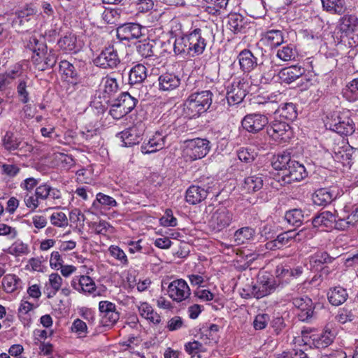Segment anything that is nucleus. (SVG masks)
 <instances>
[{
    "label": "nucleus",
    "mask_w": 358,
    "mask_h": 358,
    "mask_svg": "<svg viewBox=\"0 0 358 358\" xmlns=\"http://www.w3.org/2000/svg\"><path fill=\"white\" fill-rule=\"evenodd\" d=\"M340 43L350 48L358 45V17L352 14L344 15L339 20Z\"/></svg>",
    "instance_id": "1"
},
{
    "label": "nucleus",
    "mask_w": 358,
    "mask_h": 358,
    "mask_svg": "<svg viewBox=\"0 0 358 358\" xmlns=\"http://www.w3.org/2000/svg\"><path fill=\"white\" fill-rule=\"evenodd\" d=\"M37 10L34 5H26L17 9L10 16L11 27L19 33L31 29L35 24Z\"/></svg>",
    "instance_id": "2"
},
{
    "label": "nucleus",
    "mask_w": 358,
    "mask_h": 358,
    "mask_svg": "<svg viewBox=\"0 0 358 358\" xmlns=\"http://www.w3.org/2000/svg\"><path fill=\"white\" fill-rule=\"evenodd\" d=\"M213 102V93L210 90H203L192 93L185 105L187 113L192 117H199L206 112Z\"/></svg>",
    "instance_id": "3"
},
{
    "label": "nucleus",
    "mask_w": 358,
    "mask_h": 358,
    "mask_svg": "<svg viewBox=\"0 0 358 358\" xmlns=\"http://www.w3.org/2000/svg\"><path fill=\"white\" fill-rule=\"evenodd\" d=\"M189 48L192 57L201 55L209 40H213L214 36L212 29L205 27L203 28H196L189 34H187Z\"/></svg>",
    "instance_id": "4"
},
{
    "label": "nucleus",
    "mask_w": 358,
    "mask_h": 358,
    "mask_svg": "<svg viewBox=\"0 0 358 358\" xmlns=\"http://www.w3.org/2000/svg\"><path fill=\"white\" fill-rule=\"evenodd\" d=\"M301 333L306 343L318 349H323L329 346L336 336L335 332L328 327H326L321 332H317L312 329H305L302 330Z\"/></svg>",
    "instance_id": "5"
},
{
    "label": "nucleus",
    "mask_w": 358,
    "mask_h": 358,
    "mask_svg": "<svg viewBox=\"0 0 358 358\" xmlns=\"http://www.w3.org/2000/svg\"><path fill=\"white\" fill-rule=\"evenodd\" d=\"M233 219L232 212L224 206H220L212 214L208 221V226L212 231L217 233L229 227Z\"/></svg>",
    "instance_id": "6"
},
{
    "label": "nucleus",
    "mask_w": 358,
    "mask_h": 358,
    "mask_svg": "<svg viewBox=\"0 0 358 358\" xmlns=\"http://www.w3.org/2000/svg\"><path fill=\"white\" fill-rule=\"evenodd\" d=\"M325 126L341 136L351 135L355 132V123L351 118L347 116L332 115Z\"/></svg>",
    "instance_id": "7"
},
{
    "label": "nucleus",
    "mask_w": 358,
    "mask_h": 358,
    "mask_svg": "<svg viewBox=\"0 0 358 358\" xmlns=\"http://www.w3.org/2000/svg\"><path fill=\"white\" fill-rule=\"evenodd\" d=\"M267 134L279 143L288 141L292 135L289 123L282 120H274L266 127Z\"/></svg>",
    "instance_id": "8"
},
{
    "label": "nucleus",
    "mask_w": 358,
    "mask_h": 358,
    "mask_svg": "<svg viewBox=\"0 0 358 358\" xmlns=\"http://www.w3.org/2000/svg\"><path fill=\"white\" fill-rule=\"evenodd\" d=\"M248 83L237 78L227 87V99L229 105L241 103L248 93Z\"/></svg>",
    "instance_id": "9"
},
{
    "label": "nucleus",
    "mask_w": 358,
    "mask_h": 358,
    "mask_svg": "<svg viewBox=\"0 0 358 358\" xmlns=\"http://www.w3.org/2000/svg\"><path fill=\"white\" fill-rule=\"evenodd\" d=\"M308 176L305 166L299 162L292 160L289 165L282 173L279 182H282L284 185L291 184L294 182L301 181Z\"/></svg>",
    "instance_id": "10"
},
{
    "label": "nucleus",
    "mask_w": 358,
    "mask_h": 358,
    "mask_svg": "<svg viewBox=\"0 0 358 358\" xmlns=\"http://www.w3.org/2000/svg\"><path fill=\"white\" fill-rule=\"evenodd\" d=\"M120 63V59L116 50L113 46L105 48L94 59V64L101 69L116 68Z\"/></svg>",
    "instance_id": "11"
},
{
    "label": "nucleus",
    "mask_w": 358,
    "mask_h": 358,
    "mask_svg": "<svg viewBox=\"0 0 358 358\" xmlns=\"http://www.w3.org/2000/svg\"><path fill=\"white\" fill-rule=\"evenodd\" d=\"M292 303L298 310L297 316L300 321L310 322L315 315V305L312 299L308 296L295 297Z\"/></svg>",
    "instance_id": "12"
},
{
    "label": "nucleus",
    "mask_w": 358,
    "mask_h": 358,
    "mask_svg": "<svg viewBox=\"0 0 358 358\" xmlns=\"http://www.w3.org/2000/svg\"><path fill=\"white\" fill-rule=\"evenodd\" d=\"M268 123V117L261 113L248 114L241 121L243 128L250 133H257L262 131Z\"/></svg>",
    "instance_id": "13"
},
{
    "label": "nucleus",
    "mask_w": 358,
    "mask_h": 358,
    "mask_svg": "<svg viewBox=\"0 0 358 358\" xmlns=\"http://www.w3.org/2000/svg\"><path fill=\"white\" fill-rule=\"evenodd\" d=\"M210 149V141L206 138H196L188 141L187 152L193 160L204 157Z\"/></svg>",
    "instance_id": "14"
},
{
    "label": "nucleus",
    "mask_w": 358,
    "mask_h": 358,
    "mask_svg": "<svg viewBox=\"0 0 358 358\" xmlns=\"http://www.w3.org/2000/svg\"><path fill=\"white\" fill-rule=\"evenodd\" d=\"M167 292L171 299L177 302H180L187 299L190 294V289L183 279H177L168 285Z\"/></svg>",
    "instance_id": "15"
},
{
    "label": "nucleus",
    "mask_w": 358,
    "mask_h": 358,
    "mask_svg": "<svg viewBox=\"0 0 358 358\" xmlns=\"http://www.w3.org/2000/svg\"><path fill=\"white\" fill-rule=\"evenodd\" d=\"M31 61L35 68L39 71H45L55 66L57 61V55L52 49L47 48V50L41 54L34 55Z\"/></svg>",
    "instance_id": "16"
},
{
    "label": "nucleus",
    "mask_w": 358,
    "mask_h": 358,
    "mask_svg": "<svg viewBox=\"0 0 358 358\" xmlns=\"http://www.w3.org/2000/svg\"><path fill=\"white\" fill-rule=\"evenodd\" d=\"M99 309L103 326H112L118 321L120 313L116 310L115 303L108 301H101L99 303Z\"/></svg>",
    "instance_id": "17"
},
{
    "label": "nucleus",
    "mask_w": 358,
    "mask_h": 358,
    "mask_svg": "<svg viewBox=\"0 0 358 358\" xmlns=\"http://www.w3.org/2000/svg\"><path fill=\"white\" fill-rule=\"evenodd\" d=\"M2 145L5 150L9 152L20 151H31L32 148L22 138L17 137L11 131H6L2 138Z\"/></svg>",
    "instance_id": "18"
},
{
    "label": "nucleus",
    "mask_w": 358,
    "mask_h": 358,
    "mask_svg": "<svg viewBox=\"0 0 358 358\" xmlns=\"http://www.w3.org/2000/svg\"><path fill=\"white\" fill-rule=\"evenodd\" d=\"M339 194V189L336 187L320 188L313 194L312 199L314 204L326 206L335 200Z\"/></svg>",
    "instance_id": "19"
},
{
    "label": "nucleus",
    "mask_w": 358,
    "mask_h": 358,
    "mask_svg": "<svg viewBox=\"0 0 358 358\" xmlns=\"http://www.w3.org/2000/svg\"><path fill=\"white\" fill-rule=\"evenodd\" d=\"M143 27L138 23H124L119 25L116 29L117 37L120 41H129L142 36Z\"/></svg>",
    "instance_id": "20"
},
{
    "label": "nucleus",
    "mask_w": 358,
    "mask_h": 358,
    "mask_svg": "<svg viewBox=\"0 0 358 358\" xmlns=\"http://www.w3.org/2000/svg\"><path fill=\"white\" fill-rule=\"evenodd\" d=\"M167 134L162 131H157L150 138L148 143H143L141 147V152L143 154H150L162 150L166 145Z\"/></svg>",
    "instance_id": "21"
},
{
    "label": "nucleus",
    "mask_w": 358,
    "mask_h": 358,
    "mask_svg": "<svg viewBox=\"0 0 358 358\" xmlns=\"http://www.w3.org/2000/svg\"><path fill=\"white\" fill-rule=\"evenodd\" d=\"M143 128L137 125L122 131L120 135L123 146L129 147L138 144L143 140Z\"/></svg>",
    "instance_id": "22"
},
{
    "label": "nucleus",
    "mask_w": 358,
    "mask_h": 358,
    "mask_svg": "<svg viewBox=\"0 0 358 358\" xmlns=\"http://www.w3.org/2000/svg\"><path fill=\"white\" fill-rule=\"evenodd\" d=\"M159 90L163 92H171L176 90L181 84L179 74L171 72L162 73L158 78Z\"/></svg>",
    "instance_id": "23"
},
{
    "label": "nucleus",
    "mask_w": 358,
    "mask_h": 358,
    "mask_svg": "<svg viewBox=\"0 0 358 358\" xmlns=\"http://www.w3.org/2000/svg\"><path fill=\"white\" fill-rule=\"evenodd\" d=\"M336 215L329 210L322 211L315 215L312 220L315 228L322 227L326 230H331L335 224Z\"/></svg>",
    "instance_id": "24"
},
{
    "label": "nucleus",
    "mask_w": 358,
    "mask_h": 358,
    "mask_svg": "<svg viewBox=\"0 0 358 358\" xmlns=\"http://www.w3.org/2000/svg\"><path fill=\"white\" fill-rule=\"evenodd\" d=\"M255 285L257 287V299H261L273 293L280 284L273 278L263 276Z\"/></svg>",
    "instance_id": "25"
},
{
    "label": "nucleus",
    "mask_w": 358,
    "mask_h": 358,
    "mask_svg": "<svg viewBox=\"0 0 358 358\" xmlns=\"http://www.w3.org/2000/svg\"><path fill=\"white\" fill-rule=\"evenodd\" d=\"M57 44L60 49L66 53H76L82 48L76 35L73 33L66 34L58 41Z\"/></svg>",
    "instance_id": "26"
},
{
    "label": "nucleus",
    "mask_w": 358,
    "mask_h": 358,
    "mask_svg": "<svg viewBox=\"0 0 358 358\" xmlns=\"http://www.w3.org/2000/svg\"><path fill=\"white\" fill-rule=\"evenodd\" d=\"M71 285L74 289L89 294L93 293L96 288L94 280L88 275L75 276Z\"/></svg>",
    "instance_id": "27"
},
{
    "label": "nucleus",
    "mask_w": 358,
    "mask_h": 358,
    "mask_svg": "<svg viewBox=\"0 0 358 358\" xmlns=\"http://www.w3.org/2000/svg\"><path fill=\"white\" fill-rule=\"evenodd\" d=\"M304 73V68L298 65H292L282 69L278 76L282 82L290 84L301 78Z\"/></svg>",
    "instance_id": "28"
},
{
    "label": "nucleus",
    "mask_w": 358,
    "mask_h": 358,
    "mask_svg": "<svg viewBox=\"0 0 358 358\" xmlns=\"http://www.w3.org/2000/svg\"><path fill=\"white\" fill-rule=\"evenodd\" d=\"M238 59L240 68L244 72H250L255 66H257V58L249 50H242L238 55Z\"/></svg>",
    "instance_id": "29"
},
{
    "label": "nucleus",
    "mask_w": 358,
    "mask_h": 358,
    "mask_svg": "<svg viewBox=\"0 0 358 358\" xmlns=\"http://www.w3.org/2000/svg\"><path fill=\"white\" fill-rule=\"evenodd\" d=\"M136 48L137 52L144 58L159 57L157 55V43L154 40L138 41Z\"/></svg>",
    "instance_id": "30"
},
{
    "label": "nucleus",
    "mask_w": 358,
    "mask_h": 358,
    "mask_svg": "<svg viewBox=\"0 0 358 358\" xmlns=\"http://www.w3.org/2000/svg\"><path fill=\"white\" fill-rule=\"evenodd\" d=\"M348 298V293L346 289L341 286H336L329 289L327 299L329 302L334 306H338L344 303Z\"/></svg>",
    "instance_id": "31"
},
{
    "label": "nucleus",
    "mask_w": 358,
    "mask_h": 358,
    "mask_svg": "<svg viewBox=\"0 0 358 358\" xmlns=\"http://www.w3.org/2000/svg\"><path fill=\"white\" fill-rule=\"evenodd\" d=\"M264 185V175L253 174L245 178L243 188L248 193H254L260 190Z\"/></svg>",
    "instance_id": "32"
},
{
    "label": "nucleus",
    "mask_w": 358,
    "mask_h": 358,
    "mask_svg": "<svg viewBox=\"0 0 358 358\" xmlns=\"http://www.w3.org/2000/svg\"><path fill=\"white\" fill-rule=\"evenodd\" d=\"M207 196L205 190L197 185H192L186 191L185 200L189 204L195 205L206 199Z\"/></svg>",
    "instance_id": "33"
},
{
    "label": "nucleus",
    "mask_w": 358,
    "mask_h": 358,
    "mask_svg": "<svg viewBox=\"0 0 358 358\" xmlns=\"http://www.w3.org/2000/svg\"><path fill=\"white\" fill-rule=\"evenodd\" d=\"M262 40L271 48H275L285 43L284 33L281 30L271 29L263 34Z\"/></svg>",
    "instance_id": "34"
},
{
    "label": "nucleus",
    "mask_w": 358,
    "mask_h": 358,
    "mask_svg": "<svg viewBox=\"0 0 358 358\" xmlns=\"http://www.w3.org/2000/svg\"><path fill=\"white\" fill-rule=\"evenodd\" d=\"M115 103H116L126 114H129L135 108L138 100L131 96L128 92H122L118 97L113 99Z\"/></svg>",
    "instance_id": "35"
},
{
    "label": "nucleus",
    "mask_w": 358,
    "mask_h": 358,
    "mask_svg": "<svg viewBox=\"0 0 358 358\" xmlns=\"http://www.w3.org/2000/svg\"><path fill=\"white\" fill-rule=\"evenodd\" d=\"M227 18L229 28L234 33L243 31L247 26V20L239 13H231L228 15Z\"/></svg>",
    "instance_id": "36"
},
{
    "label": "nucleus",
    "mask_w": 358,
    "mask_h": 358,
    "mask_svg": "<svg viewBox=\"0 0 358 358\" xmlns=\"http://www.w3.org/2000/svg\"><path fill=\"white\" fill-rule=\"evenodd\" d=\"M147 78L146 67L138 64L131 69L129 73V83L130 85L140 84Z\"/></svg>",
    "instance_id": "37"
},
{
    "label": "nucleus",
    "mask_w": 358,
    "mask_h": 358,
    "mask_svg": "<svg viewBox=\"0 0 358 358\" xmlns=\"http://www.w3.org/2000/svg\"><path fill=\"white\" fill-rule=\"evenodd\" d=\"M255 230L250 227H244L236 230L234 234V241L239 245L247 243L254 238Z\"/></svg>",
    "instance_id": "38"
},
{
    "label": "nucleus",
    "mask_w": 358,
    "mask_h": 358,
    "mask_svg": "<svg viewBox=\"0 0 358 358\" xmlns=\"http://www.w3.org/2000/svg\"><path fill=\"white\" fill-rule=\"evenodd\" d=\"M294 231L288 230L280 234L275 240L266 243L267 248L273 249V248L280 249L284 245L289 244L294 241Z\"/></svg>",
    "instance_id": "39"
},
{
    "label": "nucleus",
    "mask_w": 358,
    "mask_h": 358,
    "mask_svg": "<svg viewBox=\"0 0 358 358\" xmlns=\"http://www.w3.org/2000/svg\"><path fill=\"white\" fill-rule=\"evenodd\" d=\"M324 9L331 13L342 15L346 10L345 0H321Z\"/></svg>",
    "instance_id": "40"
},
{
    "label": "nucleus",
    "mask_w": 358,
    "mask_h": 358,
    "mask_svg": "<svg viewBox=\"0 0 358 358\" xmlns=\"http://www.w3.org/2000/svg\"><path fill=\"white\" fill-rule=\"evenodd\" d=\"M26 48L29 49L34 52V55L36 53L41 54L44 51L47 50V45L45 42V39L41 36L38 38L36 36H31L26 43Z\"/></svg>",
    "instance_id": "41"
},
{
    "label": "nucleus",
    "mask_w": 358,
    "mask_h": 358,
    "mask_svg": "<svg viewBox=\"0 0 358 358\" xmlns=\"http://www.w3.org/2000/svg\"><path fill=\"white\" fill-rule=\"evenodd\" d=\"M278 115L282 120L292 122L297 117L296 106L292 103H285L278 108Z\"/></svg>",
    "instance_id": "42"
},
{
    "label": "nucleus",
    "mask_w": 358,
    "mask_h": 358,
    "mask_svg": "<svg viewBox=\"0 0 358 358\" xmlns=\"http://www.w3.org/2000/svg\"><path fill=\"white\" fill-rule=\"evenodd\" d=\"M343 94L349 101L354 102L358 100V78H353L346 83L343 90Z\"/></svg>",
    "instance_id": "43"
},
{
    "label": "nucleus",
    "mask_w": 358,
    "mask_h": 358,
    "mask_svg": "<svg viewBox=\"0 0 358 358\" xmlns=\"http://www.w3.org/2000/svg\"><path fill=\"white\" fill-rule=\"evenodd\" d=\"M173 51L178 55H189L192 57L187 35L176 38L173 44Z\"/></svg>",
    "instance_id": "44"
},
{
    "label": "nucleus",
    "mask_w": 358,
    "mask_h": 358,
    "mask_svg": "<svg viewBox=\"0 0 358 358\" xmlns=\"http://www.w3.org/2000/svg\"><path fill=\"white\" fill-rule=\"evenodd\" d=\"M297 55L298 53L295 45L289 43L279 48L277 51L276 56L282 61L288 62L294 60Z\"/></svg>",
    "instance_id": "45"
},
{
    "label": "nucleus",
    "mask_w": 358,
    "mask_h": 358,
    "mask_svg": "<svg viewBox=\"0 0 358 358\" xmlns=\"http://www.w3.org/2000/svg\"><path fill=\"white\" fill-rule=\"evenodd\" d=\"M140 315L154 324H158L161 321V317L154 311L151 306L148 303H142L138 307Z\"/></svg>",
    "instance_id": "46"
},
{
    "label": "nucleus",
    "mask_w": 358,
    "mask_h": 358,
    "mask_svg": "<svg viewBox=\"0 0 358 358\" xmlns=\"http://www.w3.org/2000/svg\"><path fill=\"white\" fill-rule=\"evenodd\" d=\"M293 159H292L290 154L287 152H283L280 154H278L277 155L273 156L272 160V166L275 170H280L283 172L289 165V162H291Z\"/></svg>",
    "instance_id": "47"
},
{
    "label": "nucleus",
    "mask_w": 358,
    "mask_h": 358,
    "mask_svg": "<svg viewBox=\"0 0 358 358\" xmlns=\"http://www.w3.org/2000/svg\"><path fill=\"white\" fill-rule=\"evenodd\" d=\"M285 220L290 225L299 227L303 220V213L301 209L294 208L285 213Z\"/></svg>",
    "instance_id": "48"
},
{
    "label": "nucleus",
    "mask_w": 358,
    "mask_h": 358,
    "mask_svg": "<svg viewBox=\"0 0 358 358\" xmlns=\"http://www.w3.org/2000/svg\"><path fill=\"white\" fill-rule=\"evenodd\" d=\"M334 258L331 257L327 252L318 251L310 257V263L315 266H320L324 264L331 263Z\"/></svg>",
    "instance_id": "49"
},
{
    "label": "nucleus",
    "mask_w": 358,
    "mask_h": 358,
    "mask_svg": "<svg viewBox=\"0 0 358 358\" xmlns=\"http://www.w3.org/2000/svg\"><path fill=\"white\" fill-rule=\"evenodd\" d=\"M121 13L120 8H106L102 13V18L107 24H117L120 20Z\"/></svg>",
    "instance_id": "50"
},
{
    "label": "nucleus",
    "mask_w": 358,
    "mask_h": 358,
    "mask_svg": "<svg viewBox=\"0 0 358 358\" xmlns=\"http://www.w3.org/2000/svg\"><path fill=\"white\" fill-rule=\"evenodd\" d=\"M20 279L14 274H7L2 280V285L7 292H13L18 288Z\"/></svg>",
    "instance_id": "51"
},
{
    "label": "nucleus",
    "mask_w": 358,
    "mask_h": 358,
    "mask_svg": "<svg viewBox=\"0 0 358 358\" xmlns=\"http://www.w3.org/2000/svg\"><path fill=\"white\" fill-rule=\"evenodd\" d=\"M259 71L262 73V78L266 76L272 77L275 74L274 65L270 58L265 57L259 63L258 62Z\"/></svg>",
    "instance_id": "52"
},
{
    "label": "nucleus",
    "mask_w": 358,
    "mask_h": 358,
    "mask_svg": "<svg viewBox=\"0 0 358 358\" xmlns=\"http://www.w3.org/2000/svg\"><path fill=\"white\" fill-rule=\"evenodd\" d=\"M119 90V85L115 78L110 77H106L104 80V97L106 94L108 95L109 99H112L111 96L114 95Z\"/></svg>",
    "instance_id": "53"
},
{
    "label": "nucleus",
    "mask_w": 358,
    "mask_h": 358,
    "mask_svg": "<svg viewBox=\"0 0 358 358\" xmlns=\"http://www.w3.org/2000/svg\"><path fill=\"white\" fill-rule=\"evenodd\" d=\"M71 331L75 333L78 338H83L87 336L88 334L87 326L86 323L80 319H76L71 327Z\"/></svg>",
    "instance_id": "54"
},
{
    "label": "nucleus",
    "mask_w": 358,
    "mask_h": 358,
    "mask_svg": "<svg viewBox=\"0 0 358 358\" xmlns=\"http://www.w3.org/2000/svg\"><path fill=\"white\" fill-rule=\"evenodd\" d=\"M355 317L356 315L352 310L345 307L339 309L335 319L341 324H345L347 322H352Z\"/></svg>",
    "instance_id": "55"
},
{
    "label": "nucleus",
    "mask_w": 358,
    "mask_h": 358,
    "mask_svg": "<svg viewBox=\"0 0 358 358\" xmlns=\"http://www.w3.org/2000/svg\"><path fill=\"white\" fill-rule=\"evenodd\" d=\"M62 278L58 273H52L49 275V283L52 291L48 294V297L51 298L60 290L62 285Z\"/></svg>",
    "instance_id": "56"
},
{
    "label": "nucleus",
    "mask_w": 358,
    "mask_h": 358,
    "mask_svg": "<svg viewBox=\"0 0 358 358\" xmlns=\"http://www.w3.org/2000/svg\"><path fill=\"white\" fill-rule=\"evenodd\" d=\"M7 252L14 256H20L27 254L29 248L27 245L22 241H17L8 248Z\"/></svg>",
    "instance_id": "57"
},
{
    "label": "nucleus",
    "mask_w": 358,
    "mask_h": 358,
    "mask_svg": "<svg viewBox=\"0 0 358 358\" xmlns=\"http://www.w3.org/2000/svg\"><path fill=\"white\" fill-rule=\"evenodd\" d=\"M59 71L71 78H77L78 73L74 66L66 60H62L59 62Z\"/></svg>",
    "instance_id": "58"
},
{
    "label": "nucleus",
    "mask_w": 358,
    "mask_h": 358,
    "mask_svg": "<svg viewBox=\"0 0 358 358\" xmlns=\"http://www.w3.org/2000/svg\"><path fill=\"white\" fill-rule=\"evenodd\" d=\"M108 251L112 257L120 261L123 265L128 264V259L124 252L117 245H110Z\"/></svg>",
    "instance_id": "59"
},
{
    "label": "nucleus",
    "mask_w": 358,
    "mask_h": 358,
    "mask_svg": "<svg viewBox=\"0 0 358 358\" xmlns=\"http://www.w3.org/2000/svg\"><path fill=\"white\" fill-rule=\"evenodd\" d=\"M333 157L335 161L341 162L343 164H349L351 159V155L348 153L346 150L341 148H338V150L334 148Z\"/></svg>",
    "instance_id": "60"
},
{
    "label": "nucleus",
    "mask_w": 358,
    "mask_h": 358,
    "mask_svg": "<svg viewBox=\"0 0 358 358\" xmlns=\"http://www.w3.org/2000/svg\"><path fill=\"white\" fill-rule=\"evenodd\" d=\"M107 103L110 106L109 114L113 119L120 120L127 115L125 111L118 107L119 106L114 102L113 99H109L107 101Z\"/></svg>",
    "instance_id": "61"
},
{
    "label": "nucleus",
    "mask_w": 358,
    "mask_h": 358,
    "mask_svg": "<svg viewBox=\"0 0 358 358\" xmlns=\"http://www.w3.org/2000/svg\"><path fill=\"white\" fill-rule=\"evenodd\" d=\"M294 231V242H301L304 241L306 239L312 238L314 236L313 231L308 228H303L299 231Z\"/></svg>",
    "instance_id": "62"
},
{
    "label": "nucleus",
    "mask_w": 358,
    "mask_h": 358,
    "mask_svg": "<svg viewBox=\"0 0 358 358\" xmlns=\"http://www.w3.org/2000/svg\"><path fill=\"white\" fill-rule=\"evenodd\" d=\"M216 182L213 177H202L198 181L197 185L201 189L206 192V194L213 189L215 186Z\"/></svg>",
    "instance_id": "63"
},
{
    "label": "nucleus",
    "mask_w": 358,
    "mask_h": 358,
    "mask_svg": "<svg viewBox=\"0 0 358 358\" xmlns=\"http://www.w3.org/2000/svg\"><path fill=\"white\" fill-rule=\"evenodd\" d=\"M51 223L59 227H62L68 224V220L65 213L62 212L54 213L50 216Z\"/></svg>",
    "instance_id": "64"
}]
</instances>
